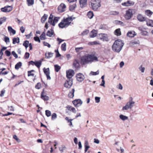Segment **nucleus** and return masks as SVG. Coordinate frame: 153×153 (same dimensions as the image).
I'll return each instance as SVG.
<instances>
[{
    "label": "nucleus",
    "instance_id": "obj_1",
    "mask_svg": "<svg viewBox=\"0 0 153 153\" xmlns=\"http://www.w3.org/2000/svg\"><path fill=\"white\" fill-rule=\"evenodd\" d=\"M97 57L94 55L88 54L87 56H83L81 57V63L84 65L91 62L94 61H97Z\"/></svg>",
    "mask_w": 153,
    "mask_h": 153
},
{
    "label": "nucleus",
    "instance_id": "obj_2",
    "mask_svg": "<svg viewBox=\"0 0 153 153\" xmlns=\"http://www.w3.org/2000/svg\"><path fill=\"white\" fill-rule=\"evenodd\" d=\"M124 43L120 39L116 40L112 46V50L116 52H119L122 50Z\"/></svg>",
    "mask_w": 153,
    "mask_h": 153
},
{
    "label": "nucleus",
    "instance_id": "obj_3",
    "mask_svg": "<svg viewBox=\"0 0 153 153\" xmlns=\"http://www.w3.org/2000/svg\"><path fill=\"white\" fill-rule=\"evenodd\" d=\"M75 19V18H72L71 16L68 17L66 19H64L62 22L59 24L60 28H63L68 27L71 23V22Z\"/></svg>",
    "mask_w": 153,
    "mask_h": 153
},
{
    "label": "nucleus",
    "instance_id": "obj_4",
    "mask_svg": "<svg viewBox=\"0 0 153 153\" xmlns=\"http://www.w3.org/2000/svg\"><path fill=\"white\" fill-rule=\"evenodd\" d=\"M101 2L100 0H91V4L92 9L97 10L98 8L101 6Z\"/></svg>",
    "mask_w": 153,
    "mask_h": 153
},
{
    "label": "nucleus",
    "instance_id": "obj_5",
    "mask_svg": "<svg viewBox=\"0 0 153 153\" xmlns=\"http://www.w3.org/2000/svg\"><path fill=\"white\" fill-rule=\"evenodd\" d=\"M133 15V10L129 9L126 11L124 17L126 20H128L132 17Z\"/></svg>",
    "mask_w": 153,
    "mask_h": 153
},
{
    "label": "nucleus",
    "instance_id": "obj_6",
    "mask_svg": "<svg viewBox=\"0 0 153 153\" xmlns=\"http://www.w3.org/2000/svg\"><path fill=\"white\" fill-rule=\"evenodd\" d=\"M134 103V101H129L127 103L126 105L123 108L122 110H127L128 109H131L133 107Z\"/></svg>",
    "mask_w": 153,
    "mask_h": 153
},
{
    "label": "nucleus",
    "instance_id": "obj_7",
    "mask_svg": "<svg viewBox=\"0 0 153 153\" xmlns=\"http://www.w3.org/2000/svg\"><path fill=\"white\" fill-rule=\"evenodd\" d=\"M74 74V71L70 69L66 71V76L68 79H72L71 78Z\"/></svg>",
    "mask_w": 153,
    "mask_h": 153
},
{
    "label": "nucleus",
    "instance_id": "obj_8",
    "mask_svg": "<svg viewBox=\"0 0 153 153\" xmlns=\"http://www.w3.org/2000/svg\"><path fill=\"white\" fill-rule=\"evenodd\" d=\"M98 39L103 41H108V38L107 34H105L100 33L98 36Z\"/></svg>",
    "mask_w": 153,
    "mask_h": 153
},
{
    "label": "nucleus",
    "instance_id": "obj_9",
    "mask_svg": "<svg viewBox=\"0 0 153 153\" xmlns=\"http://www.w3.org/2000/svg\"><path fill=\"white\" fill-rule=\"evenodd\" d=\"M72 84V79H68L66 81L64 85L66 88H70Z\"/></svg>",
    "mask_w": 153,
    "mask_h": 153
},
{
    "label": "nucleus",
    "instance_id": "obj_10",
    "mask_svg": "<svg viewBox=\"0 0 153 153\" xmlns=\"http://www.w3.org/2000/svg\"><path fill=\"white\" fill-rule=\"evenodd\" d=\"M12 7L10 6H7L1 9V10L4 12H8L12 10Z\"/></svg>",
    "mask_w": 153,
    "mask_h": 153
},
{
    "label": "nucleus",
    "instance_id": "obj_11",
    "mask_svg": "<svg viewBox=\"0 0 153 153\" xmlns=\"http://www.w3.org/2000/svg\"><path fill=\"white\" fill-rule=\"evenodd\" d=\"M30 64L32 65H35L38 68H39L42 64V61H36V62L31 61L29 62Z\"/></svg>",
    "mask_w": 153,
    "mask_h": 153
},
{
    "label": "nucleus",
    "instance_id": "obj_12",
    "mask_svg": "<svg viewBox=\"0 0 153 153\" xmlns=\"http://www.w3.org/2000/svg\"><path fill=\"white\" fill-rule=\"evenodd\" d=\"M66 7V5L63 3H62L58 7V9L59 12L62 13L65 11V9Z\"/></svg>",
    "mask_w": 153,
    "mask_h": 153
},
{
    "label": "nucleus",
    "instance_id": "obj_13",
    "mask_svg": "<svg viewBox=\"0 0 153 153\" xmlns=\"http://www.w3.org/2000/svg\"><path fill=\"white\" fill-rule=\"evenodd\" d=\"M77 80L79 82L82 81L84 79V76L81 73H79L76 75Z\"/></svg>",
    "mask_w": 153,
    "mask_h": 153
},
{
    "label": "nucleus",
    "instance_id": "obj_14",
    "mask_svg": "<svg viewBox=\"0 0 153 153\" xmlns=\"http://www.w3.org/2000/svg\"><path fill=\"white\" fill-rule=\"evenodd\" d=\"M134 2L131 1H127V2L122 3V5L126 6H130L134 5Z\"/></svg>",
    "mask_w": 153,
    "mask_h": 153
},
{
    "label": "nucleus",
    "instance_id": "obj_15",
    "mask_svg": "<svg viewBox=\"0 0 153 153\" xmlns=\"http://www.w3.org/2000/svg\"><path fill=\"white\" fill-rule=\"evenodd\" d=\"M87 0H80L79 4L80 7L82 8L85 7L87 4Z\"/></svg>",
    "mask_w": 153,
    "mask_h": 153
},
{
    "label": "nucleus",
    "instance_id": "obj_16",
    "mask_svg": "<svg viewBox=\"0 0 153 153\" xmlns=\"http://www.w3.org/2000/svg\"><path fill=\"white\" fill-rule=\"evenodd\" d=\"M138 20L140 22H142L146 20V18L141 14H139L137 16Z\"/></svg>",
    "mask_w": 153,
    "mask_h": 153
},
{
    "label": "nucleus",
    "instance_id": "obj_17",
    "mask_svg": "<svg viewBox=\"0 0 153 153\" xmlns=\"http://www.w3.org/2000/svg\"><path fill=\"white\" fill-rule=\"evenodd\" d=\"M136 35V33L134 31H128L127 33V36L130 37H134Z\"/></svg>",
    "mask_w": 153,
    "mask_h": 153
},
{
    "label": "nucleus",
    "instance_id": "obj_18",
    "mask_svg": "<svg viewBox=\"0 0 153 153\" xmlns=\"http://www.w3.org/2000/svg\"><path fill=\"white\" fill-rule=\"evenodd\" d=\"M84 147L85 148V152L88 151V149L90 147L87 140H85V141Z\"/></svg>",
    "mask_w": 153,
    "mask_h": 153
},
{
    "label": "nucleus",
    "instance_id": "obj_19",
    "mask_svg": "<svg viewBox=\"0 0 153 153\" xmlns=\"http://www.w3.org/2000/svg\"><path fill=\"white\" fill-rule=\"evenodd\" d=\"M73 67H74L76 69H78L79 68V64L78 61L75 60L73 64Z\"/></svg>",
    "mask_w": 153,
    "mask_h": 153
},
{
    "label": "nucleus",
    "instance_id": "obj_20",
    "mask_svg": "<svg viewBox=\"0 0 153 153\" xmlns=\"http://www.w3.org/2000/svg\"><path fill=\"white\" fill-rule=\"evenodd\" d=\"M97 34V31L94 30H93L90 33V37L93 38L95 37Z\"/></svg>",
    "mask_w": 153,
    "mask_h": 153
},
{
    "label": "nucleus",
    "instance_id": "obj_21",
    "mask_svg": "<svg viewBox=\"0 0 153 153\" xmlns=\"http://www.w3.org/2000/svg\"><path fill=\"white\" fill-rule=\"evenodd\" d=\"M8 30L9 32H10V33H12L13 35L16 34V30L13 29L11 26H8Z\"/></svg>",
    "mask_w": 153,
    "mask_h": 153
},
{
    "label": "nucleus",
    "instance_id": "obj_22",
    "mask_svg": "<svg viewBox=\"0 0 153 153\" xmlns=\"http://www.w3.org/2000/svg\"><path fill=\"white\" fill-rule=\"evenodd\" d=\"M54 32L52 29H51L48 30L47 32L46 35L50 37H52V36Z\"/></svg>",
    "mask_w": 153,
    "mask_h": 153
},
{
    "label": "nucleus",
    "instance_id": "obj_23",
    "mask_svg": "<svg viewBox=\"0 0 153 153\" xmlns=\"http://www.w3.org/2000/svg\"><path fill=\"white\" fill-rule=\"evenodd\" d=\"M41 98L45 101H47L49 100V97L46 95H43V92H42L41 94Z\"/></svg>",
    "mask_w": 153,
    "mask_h": 153
},
{
    "label": "nucleus",
    "instance_id": "obj_24",
    "mask_svg": "<svg viewBox=\"0 0 153 153\" xmlns=\"http://www.w3.org/2000/svg\"><path fill=\"white\" fill-rule=\"evenodd\" d=\"M48 15L45 14L42 17L41 19V21L42 23H44L47 19Z\"/></svg>",
    "mask_w": 153,
    "mask_h": 153
},
{
    "label": "nucleus",
    "instance_id": "obj_25",
    "mask_svg": "<svg viewBox=\"0 0 153 153\" xmlns=\"http://www.w3.org/2000/svg\"><path fill=\"white\" fill-rule=\"evenodd\" d=\"M53 54V53L51 52H48V53H45V58L49 59L52 57Z\"/></svg>",
    "mask_w": 153,
    "mask_h": 153
},
{
    "label": "nucleus",
    "instance_id": "obj_26",
    "mask_svg": "<svg viewBox=\"0 0 153 153\" xmlns=\"http://www.w3.org/2000/svg\"><path fill=\"white\" fill-rule=\"evenodd\" d=\"M60 19L59 17H56L54 18V19L53 21V22L52 24V25L53 26H54L56 23H57L59 19Z\"/></svg>",
    "mask_w": 153,
    "mask_h": 153
},
{
    "label": "nucleus",
    "instance_id": "obj_27",
    "mask_svg": "<svg viewBox=\"0 0 153 153\" xmlns=\"http://www.w3.org/2000/svg\"><path fill=\"white\" fill-rule=\"evenodd\" d=\"M146 24L148 26L153 27V20H149V21H146Z\"/></svg>",
    "mask_w": 153,
    "mask_h": 153
},
{
    "label": "nucleus",
    "instance_id": "obj_28",
    "mask_svg": "<svg viewBox=\"0 0 153 153\" xmlns=\"http://www.w3.org/2000/svg\"><path fill=\"white\" fill-rule=\"evenodd\" d=\"M87 16L89 19H92L94 16V14L93 12L92 11H89L88 13Z\"/></svg>",
    "mask_w": 153,
    "mask_h": 153
},
{
    "label": "nucleus",
    "instance_id": "obj_29",
    "mask_svg": "<svg viewBox=\"0 0 153 153\" xmlns=\"http://www.w3.org/2000/svg\"><path fill=\"white\" fill-rule=\"evenodd\" d=\"M19 42V37L14 38L13 39V43L15 44L16 43Z\"/></svg>",
    "mask_w": 153,
    "mask_h": 153
},
{
    "label": "nucleus",
    "instance_id": "obj_30",
    "mask_svg": "<svg viewBox=\"0 0 153 153\" xmlns=\"http://www.w3.org/2000/svg\"><path fill=\"white\" fill-rule=\"evenodd\" d=\"M119 117L120 119L123 121L127 120L128 118V117L124 115L123 114L120 115L119 116Z\"/></svg>",
    "mask_w": 153,
    "mask_h": 153
},
{
    "label": "nucleus",
    "instance_id": "obj_31",
    "mask_svg": "<svg viewBox=\"0 0 153 153\" xmlns=\"http://www.w3.org/2000/svg\"><path fill=\"white\" fill-rule=\"evenodd\" d=\"M75 91V90L74 88L72 89L71 91L69 92L68 94V96L69 97L72 98L74 96V93Z\"/></svg>",
    "mask_w": 153,
    "mask_h": 153
},
{
    "label": "nucleus",
    "instance_id": "obj_32",
    "mask_svg": "<svg viewBox=\"0 0 153 153\" xmlns=\"http://www.w3.org/2000/svg\"><path fill=\"white\" fill-rule=\"evenodd\" d=\"M22 65V62H19L15 65V68L16 70H18L21 67Z\"/></svg>",
    "mask_w": 153,
    "mask_h": 153
},
{
    "label": "nucleus",
    "instance_id": "obj_33",
    "mask_svg": "<svg viewBox=\"0 0 153 153\" xmlns=\"http://www.w3.org/2000/svg\"><path fill=\"white\" fill-rule=\"evenodd\" d=\"M6 18L5 17L0 18V26L6 21Z\"/></svg>",
    "mask_w": 153,
    "mask_h": 153
},
{
    "label": "nucleus",
    "instance_id": "obj_34",
    "mask_svg": "<svg viewBox=\"0 0 153 153\" xmlns=\"http://www.w3.org/2000/svg\"><path fill=\"white\" fill-rule=\"evenodd\" d=\"M115 34L118 36H120L121 34L120 29L118 28L116 29L114 32Z\"/></svg>",
    "mask_w": 153,
    "mask_h": 153
},
{
    "label": "nucleus",
    "instance_id": "obj_35",
    "mask_svg": "<svg viewBox=\"0 0 153 153\" xmlns=\"http://www.w3.org/2000/svg\"><path fill=\"white\" fill-rule=\"evenodd\" d=\"M43 71L46 75L50 74L49 69V68L46 69L44 68H43Z\"/></svg>",
    "mask_w": 153,
    "mask_h": 153
},
{
    "label": "nucleus",
    "instance_id": "obj_36",
    "mask_svg": "<svg viewBox=\"0 0 153 153\" xmlns=\"http://www.w3.org/2000/svg\"><path fill=\"white\" fill-rule=\"evenodd\" d=\"M28 5L30 6L34 4V0H27Z\"/></svg>",
    "mask_w": 153,
    "mask_h": 153
},
{
    "label": "nucleus",
    "instance_id": "obj_37",
    "mask_svg": "<svg viewBox=\"0 0 153 153\" xmlns=\"http://www.w3.org/2000/svg\"><path fill=\"white\" fill-rule=\"evenodd\" d=\"M29 41L27 40H26L25 41H24V42L23 44V45L27 49L29 46Z\"/></svg>",
    "mask_w": 153,
    "mask_h": 153
},
{
    "label": "nucleus",
    "instance_id": "obj_38",
    "mask_svg": "<svg viewBox=\"0 0 153 153\" xmlns=\"http://www.w3.org/2000/svg\"><path fill=\"white\" fill-rule=\"evenodd\" d=\"M55 71L56 72H58L61 68L60 67L57 65H54Z\"/></svg>",
    "mask_w": 153,
    "mask_h": 153
},
{
    "label": "nucleus",
    "instance_id": "obj_39",
    "mask_svg": "<svg viewBox=\"0 0 153 153\" xmlns=\"http://www.w3.org/2000/svg\"><path fill=\"white\" fill-rule=\"evenodd\" d=\"M62 50L64 51H65L66 50V44L64 43L61 46Z\"/></svg>",
    "mask_w": 153,
    "mask_h": 153
},
{
    "label": "nucleus",
    "instance_id": "obj_40",
    "mask_svg": "<svg viewBox=\"0 0 153 153\" xmlns=\"http://www.w3.org/2000/svg\"><path fill=\"white\" fill-rule=\"evenodd\" d=\"M45 32H43L40 36V38L41 40H44L45 39Z\"/></svg>",
    "mask_w": 153,
    "mask_h": 153
},
{
    "label": "nucleus",
    "instance_id": "obj_41",
    "mask_svg": "<svg viewBox=\"0 0 153 153\" xmlns=\"http://www.w3.org/2000/svg\"><path fill=\"white\" fill-rule=\"evenodd\" d=\"M146 13L148 16H150L152 14L153 12L150 10H147L146 11Z\"/></svg>",
    "mask_w": 153,
    "mask_h": 153
},
{
    "label": "nucleus",
    "instance_id": "obj_42",
    "mask_svg": "<svg viewBox=\"0 0 153 153\" xmlns=\"http://www.w3.org/2000/svg\"><path fill=\"white\" fill-rule=\"evenodd\" d=\"M45 114L48 117L50 116L51 115V111L48 110H46L45 111Z\"/></svg>",
    "mask_w": 153,
    "mask_h": 153
},
{
    "label": "nucleus",
    "instance_id": "obj_43",
    "mask_svg": "<svg viewBox=\"0 0 153 153\" xmlns=\"http://www.w3.org/2000/svg\"><path fill=\"white\" fill-rule=\"evenodd\" d=\"M76 7V5L74 4L72 5H71L69 7V9L70 11H73L74 10Z\"/></svg>",
    "mask_w": 153,
    "mask_h": 153
},
{
    "label": "nucleus",
    "instance_id": "obj_44",
    "mask_svg": "<svg viewBox=\"0 0 153 153\" xmlns=\"http://www.w3.org/2000/svg\"><path fill=\"white\" fill-rule=\"evenodd\" d=\"M76 100L77 101V102L79 107L81 106L82 103V101L80 99H79Z\"/></svg>",
    "mask_w": 153,
    "mask_h": 153
},
{
    "label": "nucleus",
    "instance_id": "obj_45",
    "mask_svg": "<svg viewBox=\"0 0 153 153\" xmlns=\"http://www.w3.org/2000/svg\"><path fill=\"white\" fill-rule=\"evenodd\" d=\"M59 149L61 152H63L64 150L66 149V147L64 146H62L61 147H59Z\"/></svg>",
    "mask_w": 153,
    "mask_h": 153
},
{
    "label": "nucleus",
    "instance_id": "obj_46",
    "mask_svg": "<svg viewBox=\"0 0 153 153\" xmlns=\"http://www.w3.org/2000/svg\"><path fill=\"white\" fill-rule=\"evenodd\" d=\"M4 41L6 42V43L7 44V43H8L9 42H10L9 38L7 36H5L4 37Z\"/></svg>",
    "mask_w": 153,
    "mask_h": 153
},
{
    "label": "nucleus",
    "instance_id": "obj_47",
    "mask_svg": "<svg viewBox=\"0 0 153 153\" xmlns=\"http://www.w3.org/2000/svg\"><path fill=\"white\" fill-rule=\"evenodd\" d=\"M83 49V47H78V48H75V51L77 52H79L80 51H81Z\"/></svg>",
    "mask_w": 153,
    "mask_h": 153
},
{
    "label": "nucleus",
    "instance_id": "obj_48",
    "mask_svg": "<svg viewBox=\"0 0 153 153\" xmlns=\"http://www.w3.org/2000/svg\"><path fill=\"white\" fill-rule=\"evenodd\" d=\"M99 71H97L96 72L91 71V72L90 73V74L93 75H96L98 74H99Z\"/></svg>",
    "mask_w": 153,
    "mask_h": 153
},
{
    "label": "nucleus",
    "instance_id": "obj_49",
    "mask_svg": "<svg viewBox=\"0 0 153 153\" xmlns=\"http://www.w3.org/2000/svg\"><path fill=\"white\" fill-rule=\"evenodd\" d=\"M57 117V115L56 113H53L52 114V118L51 119L52 120H53L54 119H56Z\"/></svg>",
    "mask_w": 153,
    "mask_h": 153
},
{
    "label": "nucleus",
    "instance_id": "obj_50",
    "mask_svg": "<svg viewBox=\"0 0 153 153\" xmlns=\"http://www.w3.org/2000/svg\"><path fill=\"white\" fill-rule=\"evenodd\" d=\"M13 138L15 139L17 142L19 143L20 142V140L19 139V138L16 135H14L13 136Z\"/></svg>",
    "mask_w": 153,
    "mask_h": 153
},
{
    "label": "nucleus",
    "instance_id": "obj_51",
    "mask_svg": "<svg viewBox=\"0 0 153 153\" xmlns=\"http://www.w3.org/2000/svg\"><path fill=\"white\" fill-rule=\"evenodd\" d=\"M119 14V12L116 11H112L110 12V14L112 15H116Z\"/></svg>",
    "mask_w": 153,
    "mask_h": 153
},
{
    "label": "nucleus",
    "instance_id": "obj_52",
    "mask_svg": "<svg viewBox=\"0 0 153 153\" xmlns=\"http://www.w3.org/2000/svg\"><path fill=\"white\" fill-rule=\"evenodd\" d=\"M41 84L40 83H38L35 86V88L36 89H39L41 88Z\"/></svg>",
    "mask_w": 153,
    "mask_h": 153
},
{
    "label": "nucleus",
    "instance_id": "obj_53",
    "mask_svg": "<svg viewBox=\"0 0 153 153\" xmlns=\"http://www.w3.org/2000/svg\"><path fill=\"white\" fill-rule=\"evenodd\" d=\"M139 69L140 71H141L142 73L144 72L145 68L144 67H143L142 65L140 66L139 67Z\"/></svg>",
    "mask_w": 153,
    "mask_h": 153
},
{
    "label": "nucleus",
    "instance_id": "obj_54",
    "mask_svg": "<svg viewBox=\"0 0 153 153\" xmlns=\"http://www.w3.org/2000/svg\"><path fill=\"white\" fill-rule=\"evenodd\" d=\"M34 40L36 42H38L39 43L40 42V40L39 37L38 36H36L34 37Z\"/></svg>",
    "mask_w": 153,
    "mask_h": 153
},
{
    "label": "nucleus",
    "instance_id": "obj_55",
    "mask_svg": "<svg viewBox=\"0 0 153 153\" xmlns=\"http://www.w3.org/2000/svg\"><path fill=\"white\" fill-rule=\"evenodd\" d=\"M72 102H73V104H74V105L75 107H79V106L77 104V101L76 100H75L73 101Z\"/></svg>",
    "mask_w": 153,
    "mask_h": 153
},
{
    "label": "nucleus",
    "instance_id": "obj_56",
    "mask_svg": "<svg viewBox=\"0 0 153 153\" xmlns=\"http://www.w3.org/2000/svg\"><path fill=\"white\" fill-rule=\"evenodd\" d=\"M142 35L146 36L147 35L148 33L146 31H142L141 33Z\"/></svg>",
    "mask_w": 153,
    "mask_h": 153
},
{
    "label": "nucleus",
    "instance_id": "obj_57",
    "mask_svg": "<svg viewBox=\"0 0 153 153\" xmlns=\"http://www.w3.org/2000/svg\"><path fill=\"white\" fill-rule=\"evenodd\" d=\"M5 53L7 56H10L11 55L10 52L8 50H6L5 51Z\"/></svg>",
    "mask_w": 153,
    "mask_h": 153
},
{
    "label": "nucleus",
    "instance_id": "obj_58",
    "mask_svg": "<svg viewBox=\"0 0 153 153\" xmlns=\"http://www.w3.org/2000/svg\"><path fill=\"white\" fill-rule=\"evenodd\" d=\"M30 56V54L29 53L27 52H26L25 53L24 57L25 59H27L29 58Z\"/></svg>",
    "mask_w": 153,
    "mask_h": 153
},
{
    "label": "nucleus",
    "instance_id": "obj_59",
    "mask_svg": "<svg viewBox=\"0 0 153 153\" xmlns=\"http://www.w3.org/2000/svg\"><path fill=\"white\" fill-rule=\"evenodd\" d=\"M43 44L45 46H47L49 48L51 47V45L46 42H44Z\"/></svg>",
    "mask_w": 153,
    "mask_h": 153
},
{
    "label": "nucleus",
    "instance_id": "obj_60",
    "mask_svg": "<svg viewBox=\"0 0 153 153\" xmlns=\"http://www.w3.org/2000/svg\"><path fill=\"white\" fill-rule=\"evenodd\" d=\"M96 102L99 103L100 102V98L99 97H95V98Z\"/></svg>",
    "mask_w": 153,
    "mask_h": 153
},
{
    "label": "nucleus",
    "instance_id": "obj_61",
    "mask_svg": "<svg viewBox=\"0 0 153 153\" xmlns=\"http://www.w3.org/2000/svg\"><path fill=\"white\" fill-rule=\"evenodd\" d=\"M115 23L116 24H119V25H122L123 24V22H121V21H118V20H116L115 21Z\"/></svg>",
    "mask_w": 153,
    "mask_h": 153
},
{
    "label": "nucleus",
    "instance_id": "obj_62",
    "mask_svg": "<svg viewBox=\"0 0 153 153\" xmlns=\"http://www.w3.org/2000/svg\"><path fill=\"white\" fill-rule=\"evenodd\" d=\"M12 54L16 58H18V56L14 51H13Z\"/></svg>",
    "mask_w": 153,
    "mask_h": 153
},
{
    "label": "nucleus",
    "instance_id": "obj_63",
    "mask_svg": "<svg viewBox=\"0 0 153 153\" xmlns=\"http://www.w3.org/2000/svg\"><path fill=\"white\" fill-rule=\"evenodd\" d=\"M25 30V28H24L23 26H22L20 28V30L22 33L24 32Z\"/></svg>",
    "mask_w": 153,
    "mask_h": 153
},
{
    "label": "nucleus",
    "instance_id": "obj_64",
    "mask_svg": "<svg viewBox=\"0 0 153 153\" xmlns=\"http://www.w3.org/2000/svg\"><path fill=\"white\" fill-rule=\"evenodd\" d=\"M5 92V90H2L1 91V93L0 94V96L1 97L3 96Z\"/></svg>",
    "mask_w": 153,
    "mask_h": 153
}]
</instances>
